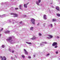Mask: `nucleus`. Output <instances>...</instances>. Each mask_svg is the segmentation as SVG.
<instances>
[{
	"label": "nucleus",
	"mask_w": 60,
	"mask_h": 60,
	"mask_svg": "<svg viewBox=\"0 0 60 60\" xmlns=\"http://www.w3.org/2000/svg\"><path fill=\"white\" fill-rule=\"evenodd\" d=\"M13 37V36H12L11 37H9V39H7V41L8 42H10V43L11 44H13V43H15V42H14V41L12 40V38Z\"/></svg>",
	"instance_id": "nucleus-1"
},
{
	"label": "nucleus",
	"mask_w": 60,
	"mask_h": 60,
	"mask_svg": "<svg viewBox=\"0 0 60 60\" xmlns=\"http://www.w3.org/2000/svg\"><path fill=\"white\" fill-rule=\"evenodd\" d=\"M47 43L46 42H42V44H40L41 46L42 47V46H43L45 44H47Z\"/></svg>",
	"instance_id": "nucleus-2"
},
{
	"label": "nucleus",
	"mask_w": 60,
	"mask_h": 60,
	"mask_svg": "<svg viewBox=\"0 0 60 60\" xmlns=\"http://www.w3.org/2000/svg\"><path fill=\"white\" fill-rule=\"evenodd\" d=\"M11 15H15L14 16V17H17L18 16V15L16 14L11 13Z\"/></svg>",
	"instance_id": "nucleus-3"
},
{
	"label": "nucleus",
	"mask_w": 60,
	"mask_h": 60,
	"mask_svg": "<svg viewBox=\"0 0 60 60\" xmlns=\"http://www.w3.org/2000/svg\"><path fill=\"white\" fill-rule=\"evenodd\" d=\"M31 22H32V24L34 25L35 23H34V21H35V19L33 18H32L31 20Z\"/></svg>",
	"instance_id": "nucleus-4"
},
{
	"label": "nucleus",
	"mask_w": 60,
	"mask_h": 60,
	"mask_svg": "<svg viewBox=\"0 0 60 60\" xmlns=\"http://www.w3.org/2000/svg\"><path fill=\"white\" fill-rule=\"evenodd\" d=\"M48 36L50 37V38H49V37H47V38L48 39H51V38H53V36L50 35H48Z\"/></svg>",
	"instance_id": "nucleus-5"
},
{
	"label": "nucleus",
	"mask_w": 60,
	"mask_h": 60,
	"mask_svg": "<svg viewBox=\"0 0 60 60\" xmlns=\"http://www.w3.org/2000/svg\"><path fill=\"white\" fill-rule=\"evenodd\" d=\"M57 43L56 42H54L52 44V46H57Z\"/></svg>",
	"instance_id": "nucleus-6"
},
{
	"label": "nucleus",
	"mask_w": 60,
	"mask_h": 60,
	"mask_svg": "<svg viewBox=\"0 0 60 60\" xmlns=\"http://www.w3.org/2000/svg\"><path fill=\"white\" fill-rule=\"evenodd\" d=\"M41 1V0H38V2H36V3L37 4V5H40V4H39V3H40V2Z\"/></svg>",
	"instance_id": "nucleus-7"
},
{
	"label": "nucleus",
	"mask_w": 60,
	"mask_h": 60,
	"mask_svg": "<svg viewBox=\"0 0 60 60\" xmlns=\"http://www.w3.org/2000/svg\"><path fill=\"white\" fill-rule=\"evenodd\" d=\"M5 33L6 34H9L10 33V31L8 30L7 31H5Z\"/></svg>",
	"instance_id": "nucleus-8"
},
{
	"label": "nucleus",
	"mask_w": 60,
	"mask_h": 60,
	"mask_svg": "<svg viewBox=\"0 0 60 60\" xmlns=\"http://www.w3.org/2000/svg\"><path fill=\"white\" fill-rule=\"evenodd\" d=\"M29 4V3H28L27 4H25L24 5V7H25V8H27V4Z\"/></svg>",
	"instance_id": "nucleus-9"
},
{
	"label": "nucleus",
	"mask_w": 60,
	"mask_h": 60,
	"mask_svg": "<svg viewBox=\"0 0 60 60\" xmlns=\"http://www.w3.org/2000/svg\"><path fill=\"white\" fill-rule=\"evenodd\" d=\"M1 60H6V58L5 57V56H4L3 57V58L2 59H1Z\"/></svg>",
	"instance_id": "nucleus-10"
},
{
	"label": "nucleus",
	"mask_w": 60,
	"mask_h": 60,
	"mask_svg": "<svg viewBox=\"0 0 60 60\" xmlns=\"http://www.w3.org/2000/svg\"><path fill=\"white\" fill-rule=\"evenodd\" d=\"M0 17H1V18H3V17H5V15H0Z\"/></svg>",
	"instance_id": "nucleus-11"
},
{
	"label": "nucleus",
	"mask_w": 60,
	"mask_h": 60,
	"mask_svg": "<svg viewBox=\"0 0 60 60\" xmlns=\"http://www.w3.org/2000/svg\"><path fill=\"white\" fill-rule=\"evenodd\" d=\"M24 51L25 52V53L26 55H27L28 54V52L26 51V50L25 49H24Z\"/></svg>",
	"instance_id": "nucleus-12"
},
{
	"label": "nucleus",
	"mask_w": 60,
	"mask_h": 60,
	"mask_svg": "<svg viewBox=\"0 0 60 60\" xmlns=\"http://www.w3.org/2000/svg\"><path fill=\"white\" fill-rule=\"evenodd\" d=\"M44 19H47V17H46V15H45L44 16Z\"/></svg>",
	"instance_id": "nucleus-13"
},
{
	"label": "nucleus",
	"mask_w": 60,
	"mask_h": 60,
	"mask_svg": "<svg viewBox=\"0 0 60 60\" xmlns=\"http://www.w3.org/2000/svg\"><path fill=\"white\" fill-rule=\"evenodd\" d=\"M56 9H57V11H59V8L58 7H57L56 8Z\"/></svg>",
	"instance_id": "nucleus-14"
},
{
	"label": "nucleus",
	"mask_w": 60,
	"mask_h": 60,
	"mask_svg": "<svg viewBox=\"0 0 60 60\" xmlns=\"http://www.w3.org/2000/svg\"><path fill=\"white\" fill-rule=\"evenodd\" d=\"M11 20H12L13 21H14V20H13L12 19H10V20H8V22H11Z\"/></svg>",
	"instance_id": "nucleus-15"
},
{
	"label": "nucleus",
	"mask_w": 60,
	"mask_h": 60,
	"mask_svg": "<svg viewBox=\"0 0 60 60\" xmlns=\"http://www.w3.org/2000/svg\"><path fill=\"white\" fill-rule=\"evenodd\" d=\"M36 39V37L34 36L31 39L32 40H35Z\"/></svg>",
	"instance_id": "nucleus-16"
},
{
	"label": "nucleus",
	"mask_w": 60,
	"mask_h": 60,
	"mask_svg": "<svg viewBox=\"0 0 60 60\" xmlns=\"http://www.w3.org/2000/svg\"><path fill=\"white\" fill-rule=\"evenodd\" d=\"M3 30V28H2L1 30H0V32H1V31H2V30ZM2 34H0V37H1V36Z\"/></svg>",
	"instance_id": "nucleus-17"
},
{
	"label": "nucleus",
	"mask_w": 60,
	"mask_h": 60,
	"mask_svg": "<svg viewBox=\"0 0 60 60\" xmlns=\"http://www.w3.org/2000/svg\"><path fill=\"white\" fill-rule=\"evenodd\" d=\"M49 26H50V27H53V25L52 24H51L49 25Z\"/></svg>",
	"instance_id": "nucleus-18"
},
{
	"label": "nucleus",
	"mask_w": 60,
	"mask_h": 60,
	"mask_svg": "<svg viewBox=\"0 0 60 60\" xmlns=\"http://www.w3.org/2000/svg\"><path fill=\"white\" fill-rule=\"evenodd\" d=\"M33 28H34V27H30V30H33Z\"/></svg>",
	"instance_id": "nucleus-19"
},
{
	"label": "nucleus",
	"mask_w": 60,
	"mask_h": 60,
	"mask_svg": "<svg viewBox=\"0 0 60 60\" xmlns=\"http://www.w3.org/2000/svg\"><path fill=\"white\" fill-rule=\"evenodd\" d=\"M26 43H27V44H31V43L30 42H26Z\"/></svg>",
	"instance_id": "nucleus-20"
},
{
	"label": "nucleus",
	"mask_w": 60,
	"mask_h": 60,
	"mask_svg": "<svg viewBox=\"0 0 60 60\" xmlns=\"http://www.w3.org/2000/svg\"><path fill=\"white\" fill-rule=\"evenodd\" d=\"M56 20L55 19H52V21L53 22H54V21H56Z\"/></svg>",
	"instance_id": "nucleus-21"
},
{
	"label": "nucleus",
	"mask_w": 60,
	"mask_h": 60,
	"mask_svg": "<svg viewBox=\"0 0 60 60\" xmlns=\"http://www.w3.org/2000/svg\"><path fill=\"white\" fill-rule=\"evenodd\" d=\"M57 16H58V17H60V15L59 14H57Z\"/></svg>",
	"instance_id": "nucleus-22"
},
{
	"label": "nucleus",
	"mask_w": 60,
	"mask_h": 60,
	"mask_svg": "<svg viewBox=\"0 0 60 60\" xmlns=\"http://www.w3.org/2000/svg\"><path fill=\"white\" fill-rule=\"evenodd\" d=\"M22 57H23V58H25V56L23 55H22Z\"/></svg>",
	"instance_id": "nucleus-23"
},
{
	"label": "nucleus",
	"mask_w": 60,
	"mask_h": 60,
	"mask_svg": "<svg viewBox=\"0 0 60 60\" xmlns=\"http://www.w3.org/2000/svg\"><path fill=\"white\" fill-rule=\"evenodd\" d=\"M19 6L20 7V9H21V5H20Z\"/></svg>",
	"instance_id": "nucleus-24"
},
{
	"label": "nucleus",
	"mask_w": 60,
	"mask_h": 60,
	"mask_svg": "<svg viewBox=\"0 0 60 60\" xmlns=\"http://www.w3.org/2000/svg\"><path fill=\"white\" fill-rule=\"evenodd\" d=\"M41 33L39 34V36H41Z\"/></svg>",
	"instance_id": "nucleus-25"
},
{
	"label": "nucleus",
	"mask_w": 60,
	"mask_h": 60,
	"mask_svg": "<svg viewBox=\"0 0 60 60\" xmlns=\"http://www.w3.org/2000/svg\"><path fill=\"white\" fill-rule=\"evenodd\" d=\"M56 54H58V51H56Z\"/></svg>",
	"instance_id": "nucleus-26"
},
{
	"label": "nucleus",
	"mask_w": 60,
	"mask_h": 60,
	"mask_svg": "<svg viewBox=\"0 0 60 60\" xmlns=\"http://www.w3.org/2000/svg\"><path fill=\"white\" fill-rule=\"evenodd\" d=\"M2 47L3 48H4V45H2Z\"/></svg>",
	"instance_id": "nucleus-27"
},
{
	"label": "nucleus",
	"mask_w": 60,
	"mask_h": 60,
	"mask_svg": "<svg viewBox=\"0 0 60 60\" xmlns=\"http://www.w3.org/2000/svg\"><path fill=\"white\" fill-rule=\"evenodd\" d=\"M49 53H48L46 55V56H49Z\"/></svg>",
	"instance_id": "nucleus-28"
},
{
	"label": "nucleus",
	"mask_w": 60,
	"mask_h": 60,
	"mask_svg": "<svg viewBox=\"0 0 60 60\" xmlns=\"http://www.w3.org/2000/svg\"><path fill=\"white\" fill-rule=\"evenodd\" d=\"M55 48H57V46H55Z\"/></svg>",
	"instance_id": "nucleus-29"
},
{
	"label": "nucleus",
	"mask_w": 60,
	"mask_h": 60,
	"mask_svg": "<svg viewBox=\"0 0 60 60\" xmlns=\"http://www.w3.org/2000/svg\"><path fill=\"white\" fill-rule=\"evenodd\" d=\"M21 23H22V21L20 22V24H21Z\"/></svg>",
	"instance_id": "nucleus-30"
},
{
	"label": "nucleus",
	"mask_w": 60,
	"mask_h": 60,
	"mask_svg": "<svg viewBox=\"0 0 60 60\" xmlns=\"http://www.w3.org/2000/svg\"><path fill=\"white\" fill-rule=\"evenodd\" d=\"M45 25H46V23H44V26H45Z\"/></svg>",
	"instance_id": "nucleus-31"
},
{
	"label": "nucleus",
	"mask_w": 60,
	"mask_h": 60,
	"mask_svg": "<svg viewBox=\"0 0 60 60\" xmlns=\"http://www.w3.org/2000/svg\"><path fill=\"white\" fill-rule=\"evenodd\" d=\"M4 4V3H1V5H2V4Z\"/></svg>",
	"instance_id": "nucleus-32"
},
{
	"label": "nucleus",
	"mask_w": 60,
	"mask_h": 60,
	"mask_svg": "<svg viewBox=\"0 0 60 60\" xmlns=\"http://www.w3.org/2000/svg\"><path fill=\"white\" fill-rule=\"evenodd\" d=\"M28 58H31V57L30 56H29L28 57Z\"/></svg>",
	"instance_id": "nucleus-33"
},
{
	"label": "nucleus",
	"mask_w": 60,
	"mask_h": 60,
	"mask_svg": "<svg viewBox=\"0 0 60 60\" xmlns=\"http://www.w3.org/2000/svg\"><path fill=\"white\" fill-rule=\"evenodd\" d=\"M8 50L10 51V52H11V49H9Z\"/></svg>",
	"instance_id": "nucleus-34"
},
{
	"label": "nucleus",
	"mask_w": 60,
	"mask_h": 60,
	"mask_svg": "<svg viewBox=\"0 0 60 60\" xmlns=\"http://www.w3.org/2000/svg\"><path fill=\"white\" fill-rule=\"evenodd\" d=\"M12 52L13 53H14V51H12Z\"/></svg>",
	"instance_id": "nucleus-35"
},
{
	"label": "nucleus",
	"mask_w": 60,
	"mask_h": 60,
	"mask_svg": "<svg viewBox=\"0 0 60 60\" xmlns=\"http://www.w3.org/2000/svg\"><path fill=\"white\" fill-rule=\"evenodd\" d=\"M40 24V23H38L37 24V26H39V24Z\"/></svg>",
	"instance_id": "nucleus-36"
},
{
	"label": "nucleus",
	"mask_w": 60,
	"mask_h": 60,
	"mask_svg": "<svg viewBox=\"0 0 60 60\" xmlns=\"http://www.w3.org/2000/svg\"><path fill=\"white\" fill-rule=\"evenodd\" d=\"M11 59H13V57H11Z\"/></svg>",
	"instance_id": "nucleus-37"
},
{
	"label": "nucleus",
	"mask_w": 60,
	"mask_h": 60,
	"mask_svg": "<svg viewBox=\"0 0 60 60\" xmlns=\"http://www.w3.org/2000/svg\"><path fill=\"white\" fill-rule=\"evenodd\" d=\"M17 9H18V8H16L15 9V10H17Z\"/></svg>",
	"instance_id": "nucleus-38"
},
{
	"label": "nucleus",
	"mask_w": 60,
	"mask_h": 60,
	"mask_svg": "<svg viewBox=\"0 0 60 60\" xmlns=\"http://www.w3.org/2000/svg\"><path fill=\"white\" fill-rule=\"evenodd\" d=\"M57 38L58 39V38H59V37H57Z\"/></svg>",
	"instance_id": "nucleus-39"
},
{
	"label": "nucleus",
	"mask_w": 60,
	"mask_h": 60,
	"mask_svg": "<svg viewBox=\"0 0 60 60\" xmlns=\"http://www.w3.org/2000/svg\"><path fill=\"white\" fill-rule=\"evenodd\" d=\"M33 56L34 57H35V55H33Z\"/></svg>",
	"instance_id": "nucleus-40"
},
{
	"label": "nucleus",
	"mask_w": 60,
	"mask_h": 60,
	"mask_svg": "<svg viewBox=\"0 0 60 60\" xmlns=\"http://www.w3.org/2000/svg\"><path fill=\"white\" fill-rule=\"evenodd\" d=\"M52 8H54V7H53V6H52Z\"/></svg>",
	"instance_id": "nucleus-41"
},
{
	"label": "nucleus",
	"mask_w": 60,
	"mask_h": 60,
	"mask_svg": "<svg viewBox=\"0 0 60 60\" xmlns=\"http://www.w3.org/2000/svg\"><path fill=\"white\" fill-rule=\"evenodd\" d=\"M15 57H16V58H17V56H15Z\"/></svg>",
	"instance_id": "nucleus-42"
},
{
	"label": "nucleus",
	"mask_w": 60,
	"mask_h": 60,
	"mask_svg": "<svg viewBox=\"0 0 60 60\" xmlns=\"http://www.w3.org/2000/svg\"><path fill=\"white\" fill-rule=\"evenodd\" d=\"M26 15H24V17H26Z\"/></svg>",
	"instance_id": "nucleus-43"
},
{
	"label": "nucleus",
	"mask_w": 60,
	"mask_h": 60,
	"mask_svg": "<svg viewBox=\"0 0 60 60\" xmlns=\"http://www.w3.org/2000/svg\"><path fill=\"white\" fill-rule=\"evenodd\" d=\"M2 56L1 57H1V58H2Z\"/></svg>",
	"instance_id": "nucleus-44"
},
{
	"label": "nucleus",
	"mask_w": 60,
	"mask_h": 60,
	"mask_svg": "<svg viewBox=\"0 0 60 60\" xmlns=\"http://www.w3.org/2000/svg\"><path fill=\"white\" fill-rule=\"evenodd\" d=\"M52 4V3H51V4Z\"/></svg>",
	"instance_id": "nucleus-45"
},
{
	"label": "nucleus",
	"mask_w": 60,
	"mask_h": 60,
	"mask_svg": "<svg viewBox=\"0 0 60 60\" xmlns=\"http://www.w3.org/2000/svg\"><path fill=\"white\" fill-rule=\"evenodd\" d=\"M13 24H14V23H13Z\"/></svg>",
	"instance_id": "nucleus-46"
}]
</instances>
